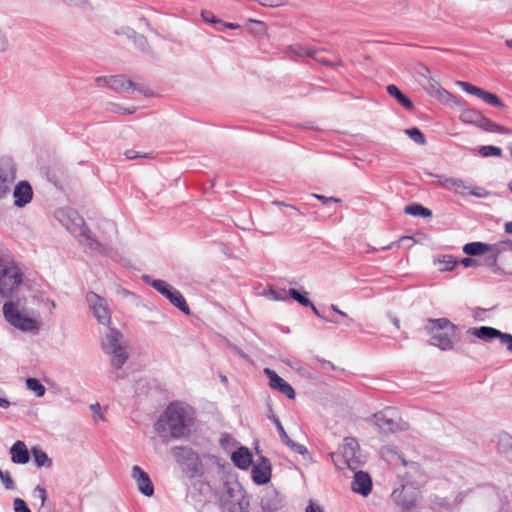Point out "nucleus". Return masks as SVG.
<instances>
[{"instance_id": "obj_1", "label": "nucleus", "mask_w": 512, "mask_h": 512, "mask_svg": "<svg viewBox=\"0 0 512 512\" xmlns=\"http://www.w3.org/2000/svg\"><path fill=\"white\" fill-rule=\"evenodd\" d=\"M189 409L179 403H171L156 424L158 433L168 432L172 438L187 434L190 423Z\"/></svg>"}, {"instance_id": "obj_2", "label": "nucleus", "mask_w": 512, "mask_h": 512, "mask_svg": "<svg viewBox=\"0 0 512 512\" xmlns=\"http://www.w3.org/2000/svg\"><path fill=\"white\" fill-rule=\"evenodd\" d=\"M103 351L110 356L111 366L115 369L111 373L113 380H118L123 376L118 372L128 360L126 345L123 335L115 328H110L101 340Z\"/></svg>"}, {"instance_id": "obj_3", "label": "nucleus", "mask_w": 512, "mask_h": 512, "mask_svg": "<svg viewBox=\"0 0 512 512\" xmlns=\"http://www.w3.org/2000/svg\"><path fill=\"white\" fill-rule=\"evenodd\" d=\"M60 220L66 229L79 241L87 245L92 251L102 252L103 246L94 239L84 219L75 210L68 209L60 212Z\"/></svg>"}, {"instance_id": "obj_4", "label": "nucleus", "mask_w": 512, "mask_h": 512, "mask_svg": "<svg viewBox=\"0 0 512 512\" xmlns=\"http://www.w3.org/2000/svg\"><path fill=\"white\" fill-rule=\"evenodd\" d=\"M425 330L432 335L431 345L444 351L453 348L456 326L447 318L427 319Z\"/></svg>"}, {"instance_id": "obj_5", "label": "nucleus", "mask_w": 512, "mask_h": 512, "mask_svg": "<svg viewBox=\"0 0 512 512\" xmlns=\"http://www.w3.org/2000/svg\"><path fill=\"white\" fill-rule=\"evenodd\" d=\"M330 457L338 469L344 466L354 471L364 463V456L360 451L358 441L353 437H346L339 447V454L331 453Z\"/></svg>"}, {"instance_id": "obj_6", "label": "nucleus", "mask_w": 512, "mask_h": 512, "mask_svg": "<svg viewBox=\"0 0 512 512\" xmlns=\"http://www.w3.org/2000/svg\"><path fill=\"white\" fill-rule=\"evenodd\" d=\"M23 283V272L13 261H0V295L9 297Z\"/></svg>"}, {"instance_id": "obj_7", "label": "nucleus", "mask_w": 512, "mask_h": 512, "mask_svg": "<svg viewBox=\"0 0 512 512\" xmlns=\"http://www.w3.org/2000/svg\"><path fill=\"white\" fill-rule=\"evenodd\" d=\"M3 314L10 325L21 331L37 332L39 330L38 321L22 313L18 305L12 301L3 305Z\"/></svg>"}, {"instance_id": "obj_8", "label": "nucleus", "mask_w": 512, "mask_h": 512, "mask_svg": "<svg viewBox=\"0 0 512 512\" xmlns=\"http://www.w3.org/2000/svg\"><path fill=\"white\" fill-rule=\"evenodd\" d=\"M143 280L151 285L154 289H156L160 294H162L165 298H167L172 305L177 307L180 311L183 313L189 315L190 314V308L183 297V295L178 291L176 288L171 286L169 283H167L164 280H154L151 279L149 276L144 275Z\"/></svg>"}, {"instance_id": "obj_9", "label": "nucleus", "mask_w": 512, "mask_h": 512, "mask_svg": "<svg viewBox=\"0 0 512 512\" xmlns=\"http://www.w3.org/2000/svg\"><path fill=\"white\" fill-rule=\"evenodd\" d=\"M374 424L383 434L394 433L396 431L405 430L408 424L398 416L393 408H385L373 415Z\"/></svg>"}, {"instance_id": "obj_10", "label": "nucleus", "mask_w": 512, "mask_h": 512, "mask_svg": "<svg viewBox=\"0 0 512 512\" xmlns=\"http://www.w3.org/2000/svg\"><path fill=\"white\" fill-rule=\"evenodd\" d=\"M85 299L97 322L109 326L111 324V311L107 300L92 291L86 294Z\"/></svg>"}, {"instance_id": "obj_11", "label": "nucleus", "mask_w": 512, "mask_h": 512, "mask_svg": "<svg viewBox=\"0 0 512 512\" xmlns=\"http://www.w3.org/2000/svg\"><path fill=\"white\" fill-rule=\"evenodd\" d=\"M17 167L14 162H0V200L10 192L16 180Z\"/></svg>"}, {"instance_id": "obj_12", "label": "nucleus", "mask_w": 512, "mask_h": 512, "mask_svg": "<svg viewBox=\"0 0 512 512\" xmlns=\"http://www.w3.org/2000/svg\"><path fill=\"white\" fill-rule=\"evenodd\" d=\"M95 82L98 86H107L116 92L129 91L134 87V82L121 74L97 77Z\"/></svg>"}, {"instance_id": "obj_13", "label": "nucleus", "mask_w": 512, "mask_h": 512, "mask_svg": "<svg viewBox=\"0 0 512 512\" xmlns=\"http://www.w3.org/2000/svg\"><path fill=\"white\" fill-rule=\"evenodd\" d=\"M457 84L465 92L477 96L478 98H480L485 103H487L491 106L499 107V108L504 107V103L502 102V100L497 95H495L493 93L483 90L482 88L476 87L468 82L459 81Z\"/></svg>"}, {"instance_id": "obj_14", "label": "nucleus", "mask_w": 512, "mask_h": 512, "mask_svg": "<svg viewBox=\"0 0 512 512\" xmlns=\"http://www.w3.org/2000/svg\"><path fill=\"white\" fill-rule=\"evenodd\" d=\"M131 477L137 484L138 490L145 496L151 497L154 494V486L149 475L139 466L132 467Z\"/></svg>"}, {"instance_id": "obj_15", "label": "nucleus", "mask_w": 512, "mask_h": 512, "mask_svg": "<svg viewBox=\"0 0 512 512\" xmlns=\"http://www.w3.org/2000/svg\"><path fill=\"white\" fill-rule=\"evenodd\" d=\"M264 373L269 379V385L272 389L278 390L279 392L286 395L289 399L295 398V391L293 387L282 379L275 371L269 368H265Z\"/></svg>"}, {"instance_id": "obj_16", "label": "nucleus", "mask_w": 512, "mask_h": 512, "mask_svg": "<svg viewBox=\"0 0 512 512\" xmlns=\"http://www.w3.org/2000/svg\"><path fill=\"white\" fill-rule=\"evenodd\" d=\"M468 332L470 334H472L473 336H475L481 340H484V341H490L494 338H499L501 342H502V338H504L505 341H509V342L512 340L511 334L503 333L500 330L493 328V327H489V326L470 328Z\"/></svg>"}, {"instance_id": "obj_17", "label": "nucleus", "mask_w": 512, "mask_h": 512, "mask_svg": "<svg viewBox=\"0 0 512 512\" xmlns=\"http://www.w3.org/2000/svg\"><path fill=\"white\" fill-rule=\"evenodd\" d=\"M351 489L364 497L368 496L372 490V480L368 473L356 471L351 482Z\"/></svg>"}, {"instance_id": "obj_18", "label": "nucleus", "mask_w": 512, "mask_h": 512, "mask_svg": "<svg viewBox=\"0 0 512 512\" xmlns=\"http://www.w3.org/2000/svg\"><path fill=\"white\" fill-rule=\"evenodd\" d=\"M14 205L16 207H24L31 202L33 198V190L27 181H20L13 190Z\"/></svg>"}, {"instance_id": "obj_19", "label": "nucleus", "mask_w": 512, "mask_h": 512, "mask_svg": "<svg viewBox=\"0 0 512 512\" xmlns=\"http://www.w3.org/2000/svg\"><path fill=\"white\" fill-rule=\"evenodd\" d=\"M270 415L268 416L269 419L275 424L276 426V429L279 433V436L281 438V440L288 446L290 447L293 451L301 454V455H304L307 453V449L305 446L301 445V444H298L296 442H294L293 440L290 439V437L287 435L283 425L281 424L280 420L278 417H276L274 414H273V411L270 410Z\"/></svg>"}, {"instance_id": "obj_20", "label": "nucleus", "mask_w": 512, "mask_h": 512, "mask_svg": "<svg viewBox=\"0 0 512 512\" xmlns=\"http://www.w3.org/2000/svg\"><path fill=\"white\" fill-rule=\"evenodd\" d=\"M252 478L259 485L266 484L271 479V464L267 458L261 460L254 465L252 469Z\"/></svg>"}, {"instance_id": "obj_21", "label": "nucleus", "mask_w": 512, "mask_h": 512, "mask_svg": "<svg viewBox=\"0 0 512 512\" xmlns=\"http://www.w3.org/2000/svg\"><path fill=\"white\" fill-rule=\"evenodd\" d=\"M46 177L49 182L53 183L56 187H61L62 182L66 179V172L59 162H54L53 165L46 168Z\"/></svg>"}, {"instance_id": "obj_22", "label": "nucleus", "mask_w": 512, "mask_h": 512, "mask_svg": "<svg viewBox=\"0 0 512 512\" xmlns=\"http://www.w3.org/2000/svg\"><path fill=\"white\" fill-rule=\"evenodd\" d=\"M232 461L240 469H247L252 463V454L246 447H241L232 454Z\"/></svg>"}, {"instance_id": "obj_23", "label": "nucleus", "mask_w": 512, "mask_h": 512, "mask_svg": "<svg viewBox=\"0 0 512 512\" xmlns=\"http://www.w3.org/2000/svg\"><path fill=\"white\" fill-rule=\"evenodd\" d=\"M11 459L17 464H26L29 461V453L26 445L22 441L13 444L10 450Z\"/></svg>"}, {"instance_id": "obj_24", "label": "nucleus", "mask_w": 512, "mask_h": 512, "mask_svg": "<svg viewBox=\"0 0 512 512\" xmlns=\"http://www.w3.org/2000/svg\"><path fill=\"white\" fill-rule=\"evenodd\" d=\"M437 177H438L439 184L442 185L443 187L451 188L455 192L460 193V194L468 193L469 187L466 185V183L463 180L457 179V178H448V177H444V176H437Z\"/></svg>"}, {"instance_id": "obj_25", "label": "nucleus", "mask_w": 512, "mask_h": 512, "mask_svg": "<svg viewBox=\"0 0 512 512\" xmlns=\"http://www.w3.org/2000/svg\"><path fill=\"white\" fill-rule=\"evenodd\" d=\"M386 89L387 93L391 97L395 98L403 107H405L408 110L413 109L414 105L412 101L406 95H404L396 85L390 84L387 86Z\"/></svg>"}, {"instance_id": "obj_26", "label": "nucleus", "mask_w": 512, "mask_h": 512, "mask_svg": "<svg viewBox=\"0 0 512 512\" xmlns=\"http://www.w3.org/2000/svg\"><path fill=\"white\" fill-rule=\"evenodd\" d=\"M490 249H493L490 244L482 242H470L463 246V252L470 256L484 255Z\"/></svg>"}, {"instance_id": "obj_27", "label": "nucleus", "mask_w": 512, "mask_h": 512, "mask_svg": "<svg viewBox=\"0 0 512 512\" xmlns=\"http://www.w3.org/2000/svg\"><path fill=\"white\" fill-rule=\"evenodd\" d=\"M476 126L480 127L481 129H483L487 132H495V133H502V134L509 132V130L507 128L493 122L492 120L485 117L483 114Z\"/></svg>"}, {"instance_id": "obj_28", "label": "nucleus", "mask_w": 512, "mask_h": 512, "mask_svg": "<svg viewBox=\"0 0 512 512\" xmlns=\"http://www.w3.org/2000/svg\"><path fill=\"white\" fill-rule=\"evenodd\" d=\"M321 54H322V50H319V49L318 50H305V55L307 57L313 58L315 61H317L318 63H320L322 65L332 66V67L342 66V61L340 59H337L336 61H330V60H327L326 58L322 57Z\"/></svg>"}, {"instance_id": "obj_29", "label": "nucleus", "mask_w": 512, "mask_h": 512, "mask_svg": "<svg viewBox=\"0 0 512 512\" xmlns=\"http://www.w3.org/2000/svg\"><path fill=\"white\" fill-rule=\"evenodd\" d=\"M404 212L408 215L412 216H420L424 218H428L432 216V211L421 204L413 203L410 205H407L404 208Z\"/></svg>"}, {"instance_id": "obj_30", "label": "nucleus", "mask_w": 512, "mask_h": 512, "mask_svg": "<svg viewBox=\"0 0 512 512\" xmlns=\"http://www.w3.org/2000/svg\"><path fill=\"white\" fill-rule=\"evenodd\" d=\"M490 247L494 249L487 250V252L484 254L485 256V264L488 267L494 268L497 264L498 256L502 251V245L501 244H492Z\"/></svg>"}, {"instance_id": "obj_31", "label": "nucleus", "mask_w": 512, "mask_h": 512, "mask_svg": "<svg viewBox=\"0 0 512 512\" xmlns=\"http://www.w3.org/2000/svg\"><path fill=\"white\" fill-rule=\"evenodd\" d=\"M481 116H482L481 112H479L475 109H472V108H467V109L462 110L459 118L464 123H470V124L477 125Z\"/></svg>"}, {"instance_id": "obj_32", "label": "nucleus", "mask_w": 512, "mask_h": 512, "mask_svg": "<svg viewBox=\"0 0 512 512\" xmlns=\"http://www.w3.org/2000/svg\"><path fill=\"white\" fill-rule=\"evenodd\" d=\"M261 506L266 511H276L281 507V502L278 497L274 494L265 495L261 499Z\"/></svg>"}, {"instance_id": "obj_33", "label": "nucleus", "mask_w": 512, "mask_h": 512, "mask_svg": "<svg viewBox=\"0 0 512 512\" xmlns=\"http://www.w3.org/2000/svg\"><path fill=\"white\" fill-rule=\"evenodd\" d=\"M32 454L34 457V461L38 467H50L52 465L51 459L40 448L34 447L32 449Z\"/></svg>"}, {"instance_id": "obj_34", "label": "nucleus", "mask_w": 512, "mask_h": 512, "mask_svg": "<svg viewBox=\"0 0 512 512\" xmlns=\"http://www.w3.org/2000/svg\"><path fill=\"white\" fill-rule=\"evenodd\" d=\"M26 387L28 390L34 392L37 397L44 396L46 392L45 387L36 378H28L26 380Z\"/></svg>"}, {"instance_id": "obj_35", "label": "nucleus", "mask_w": 512, "mask_h": 512, "mask_svg": "<svg viewBox=\"0 0 512 512\" xmlns=\"http://www.w3.org/2000/svg\"><path fill=\"white\" fill-rule=\"evenodd\" d=\"M174 455L178 461H180L181 458L191 461L197 459L196 453L193 452L192 449L185 447L175 448Z\"/></svg>"}, {"instance_id": "obj_36", "label": "nucleus", "mask_w": 512, "mask_h": 512, "mask_svg": "<svg viewBox=\"0 0 512 512\" xmlns=\"http://www.w3.org/2000/svg\"><path fill=\"white\" fill-rule=\"evenodd\" d=\"M434 97H437L443 103L453 102L456 105H459L458 99L452 93H450L444 88L437 90V94Z\"/></svg>"}, {"instance_id": "obj_37", "label": "nucleus", "mask_w": 512, "mask_h": 512, "mask_svg": "<svg viewBox=\"0 0 512 512\" xmlns=\"http://www.w3.org/2000/svg\"><path fill=\"white\" fill-rule=\"evenodd\" d=\"M288 294L290 295L291 298H293L301 305L305 307L312 306V302L305 295L301 294L298 290L291 288L289 289Z\"/></svg>"}, {"instance_id": "obj_38", "label": "nucleus", "mask_w": 512, "mask_h": 512, "mask_svg": "<svg viewBox=\"0 0 512 512\" xmlns=\"http://www.w3.org/2000/svg\"><path fill=\"white\" fill-rule=\"evenodd\" d=\"M479 153L483 157H501L502 150L497 146H482L479 149Z\"/></svg>"}, {"instance_id": "obj_39", "label": "nucleus", "mask_w": 512, "mask_h": 512, "mask_svg": "<svg viewBox=\"0 0 512 512\" xmlns=\"http://www.w3.org/2000/svg\"><path fill=\"white\" fill-rule=\"evenodd\" d=\"M405 133L417 144H424V134L418 128L406 129Z\"/></svg>"}, {"instance_id": "obj_40", "label": "nucleus", "mask_w": 512, "mask_h": 512, "mask_svg": "<svg viewBox=\"0 0 512 512\" xmlns=\"http://www.w3.org/2000/svg\"><path fill=\"white\" fill-rule=\"evenodd\" d=\"M426 91L431 95L435 96L437 94V90H440L442 87L432 78L427 80L426 84H423Z\"/></svg>"}, {"instance_id": "obj_41", "label": "nucleus", "mask_w": 512, "mask_h": 512, "mask_svg": "<svg viewBox=\"0 0 512 512\" xmlns=\"http://www.w3.org/2000/svg\"><path fill=\"white\" fill-rule=\"evenodd\" d=\"M0 479L6 489H8V490L14 489V481L10 477V474L8 471L0 470Z\"/></svg>"}, {"instance_id": "obj_42", "label": "nucleus", "mask_w": 512, "mask_h": 512, "mask_svg": "<svg viewBox=\"0 0 512 512\" xmlns=\"http://www.w3.org/2000/svg\"><path fill=\"white\" fill-rule=\"evenodd\" d=\"M14 512H31L26 502L21 498H15L13 501Z\"/></svg>"}, {"instance_id": "obj_43", "label": "nucleus", "mask_w": 512, "mask_h": 512, "mask_svg": "<svg viewBox=\"0 0 512 512\" xmlns=\"http://www.w3.org/2000/svg\"><path fill=\"white\" fill-rule=\"evenodd\" d=\"M125 156H126L127 160H135L137 158H152L153 157L149 153H141V152H138V151L133 150V149L127 150L125 152Z\"/></svg>"}, {"instance_id": "obj_44", "label": "nucleus", "mask_w": 512, "mask_h": 512, "mask_svg": "<svg viewBox=\"0 0 512 512\" xmlns=\"http://www.w3.org/2000/svg\"><path fill=\"white\" fill-rule=\"evenodd\" d=\"M133 36V41L135 45L142 51H147L148 43L147 39L143 35L136 34L135 32Z\"/></svg>"}, {"instance_id": "obj_45", "label": "nucleus", "mask_w": 512, "mask_h": 512, "mask_svg": "<svg viewBox=\"0 0 512 512\" xmlns=\"http://www.w3.org/2000/svg\"><path fill=\"white\" fill-rule=\"evenodd\" d=\"M311 196L313 198L321 201L323 204L339 203L341 201L339 198H336V197H326L324 195H320V194H316V193L311 194Z\"/></svg>"}, {"instance_id": "obj_46", "label": "nucleus", "mask_w": 512, "mask_h": 512, "mask_svg": "<svg viewBox=\"0 0 512 512\" xmlns=\"http://www.w3.org/2000/svg\"><path fill=\"white\" fill-rule=\"evenodd\" d=\"M34 495L37 496L40 499L41 507H43L45 502H46V500H47V492H46L45 488H43V487L38 485L34 489Z\"/></svg>"}, {"instance_id": "obj_47", "label": "nucleus", "mask_w": 512, "mask_h": 512, "mask_svg": "<svg viewBox=\"0 0 512 512\" xmlns=\"http://www.w3.org/2000/svg\"><path fill=\"white\" fill-rule=\"evenodd\" d=\"M130 90L132 91H138L139 93L143 94L144 96H151L152 91L143 84H137L134 83V87H131Z\"/></svg>"}, {"instance_id": "obj_48", "label": "nucleus", "mask_w": 512, "mask_h": 512, "mask_svg": "<svg viewBox=\"0 0 512 512\" xmlns=\"http://www.w3.org/2000/svg\"><path fill=\"white\" fill-rule=\"evenodd\" d=\"M499 444L512 449V436L508 433H503L499 436Z\"/></svg>"}, {"instance_id": "obj_49", "label": "nucleus", "mask_w": 512, "mask_h": 512, "mask_svg": "<svg viewBox=\"0 0 512 512\" xmlns=\"http://www.w3.org/2000/svg\"><path fill=\"white\" fill-rule=\"evenodd\" d=\"M201 16L204 21L209 22V23H220L221 22L219 19H217L213 15V13H211L209 11H202Z\"/></svg>"}, {"instance_id": "obj_50", "label": "nucleus", "mask_w": 512, "mask_h": 512, "mask_svg": "<svg viewBox=\"0 0 512 512\" xmlns=\"http://www.w3.org/2000/svg\"><path fill=\"white\" fill-rule=\"evenodd\" d=\"M288 50L291 52V53H294L296 55H299V56H306L305 55V50H309L308 48H305V47H302V46H299V45H295V46H289Z\"/></svg>"}, {"instance_id": "obj_51", "label": "nucleus", "mask_w": 512, "mask_h": 512, "mask_svg": "<svg viewBox=\"0 0 512 512\" xmlns=\"http://www.w3.org/2000/svg\"><path fill=\"white\" fill-rule=\"evenodd\" d=\"M468 194L473 195V196H476V197L483 198V197H486V196L488 195V192H487V191H485V190H484V189H482V188L475 187V188H473L472 190H469V191H468Z\"/></svg>"}, {"instance_id": "obj_52", "label": "nucleus", "mask_w": 512, "mask_h": 512, "mask_svg": "<svg viewBox=\"0 0 512 512\" xmlns=\"http://www.w3.org/2000/svg\"><path fill=\"white\" fill-rule=\"evenodd\" d=\"M461 264L468 268V267H476L479 265L478 261L469 257L463 258L461 260Z\"/></svg>"}, {"instance_id": "obj_53", "label": "nucleus", "mask_w": 512, "mask_h": 512, "mask_svg": "<svg viewBox=\"0 0 512 512\" xmlns=\"http://www.w3.org/2000/svg\"><path fill=\"white\" fill-rule=\"evenodd\" d=\"M8 48V40L3 33V31L0 29V52L6 51Z\"/></svg>"}, {"instance_id": "obj_54", "label": "nucleus", "mask_w": 512, "mask_h": 512, "mask_svg": "<svg viewBox=\"0 0 512 512\" xmlns=\"http://www.w3.org/2000/svg\"><path fill=\"white\" fill-rule=\"evenodd\" d=\"M249 21L258 26V27H255V30H253L254 32H256V33H264L265 32L266 27H265L264 22L258 21V20H253V19H250Z\"/></svg>"}, {"instance_id": "obj_55", "label": "nucleus", "mask_w": 512, "mask_h": 512, "mask_svg": "<svg viewBox=\"0 0 512 512\" xmlns=\"http://www.w3.org/2000/svg\"><path fill=\"white\" fill-rule=\"evenodd\" d=\"M136 110H137V108L134 106L131 108H123V107L118 106L115 111L119 114H133L136 112Z\"/></svg>"}, {"instance_id": "obj_56", "label": "nucleus", "mask_w": 512, "mask_h": 512, "mask_svg": "<svg viewBox=\"0 0 512 512\" xmlns=\"http://www.w3.org/2000/svg\"><path fill=\"white\" fill-rule=\"evenodd\" d=\"M446 262V266H445V270H452L458 263V261L453 258L452 256H449L448 257V260L445 261Z\"/></svg>"}, {"instance_id": "obj_57", "label": "nucleus", "mask_w": 512, "mask_h": 512, "mask_svg": "<svg viewBox=\"0 0 512 512\" xmlns=\"http://www.w3.org/2000/svg\"><path fill=\"white\" fill-rule=\"evenodd\" d=\"M305 512H324V511L320 506L315 505L312 502H310V504L306 507Z\"/></svg>"}, {"instance_id": "obj_58", "label": "nucleus", "mask_w": 512, "mask_h": 512, "mask_svg": "<svg viewBox=\"0 0 512 512\" xmlns=\"http://www.w3.org/2000/svg\"><path fill=\"white\" fill-rule=\"evenodd\" d=\"M419 75L422 76L426 81L431 78L430 76V71L427 67L425 66H421L420 67V71H419Z\"/></svg>"}, {"instance_id": "obj_59", "label": "nucleus", "mask_w": 512, "mask_h": 512, "mask_svg": "<svg viewBox=\"0 0 512 512\" xmlns=\"http://www.w3.org/2000/svg\"><path fill=\"white\" fill-rule=\"evenodd\" d=\"M401 461H402L404 466H408L411 470H413L415 472L419 470V465L417 463H415V462L408 463L407 461H405L402 458H401Z\"/></svg>"}, {"instance_id": "obj_60", "label": "nucleus", "mask_w": 512, "mask_h": 512, "mask_svg": "<svg viewBox=\"0 0 512 512\" xmlns=\"http://www.w3.org/2000/svg\"><path fill=\"white\" fill-rule=\"evenodd\" d=\"M331 310L335 313L339 314L342 317H347V314L343 311H341L336 305H331Z\"/></svg>"}, {"instance_id": "obj_61", "label": "nucleus", "mask_w": 512, "mask_h": 512, "mask_svg": "<svg viewBox=\"0 0 512 512\" xmlns=\"http://www.w3.org/2000/svg\"><path fill=\"white\" fill-rule=\"evenodd\" d=\"M9 406H10V402L8 401V399L0 397V407L6 409Z\"/></svg>"}, {"instance_id": "obj_62", "label": "nucleus", "mask_w": 512, "mask_h": 512, "mask_svg": "<svg viewBox=\"0 0 512 512\" xmlns=\"http://www.w3.org/2000/svg\"><path fill=\"white\" fill-rule=\"evenodd\" d=\"M223 25L226 28H229V29H238V28H240V25L235 24V23H230V22H223Z\"/></svg>"}, {"instance_id": "obj_63", "label": "nucleus", "mask_w": 512, "mask_h": 512, "mask_svg": "<svg viewBox=\"0 0 512 512\" xmlns=\"http://www.w3.org/2000/svg\"><path fill=\"white\" fill-rule=\"evenodd\" d=\"M233 351L237 354H239L242 358H247L246 354L244 352H242L240 349H238L237 347L233 346L232 347Z\"/></svg>"}, {"instance_id": "obj_64", "label": "nucleus", "mask_w": 512, "mask_h": 512, "mask_svg": "<svg viewBox=\"0 0 512 512\" xmlns=\"http://www.w3.org/2000/svg\"><path fill=\"white\" fill-rule=\"evenodd\" d=\"M505 231L509 234H512V221L511 222H507L505 224Z\"/></svg>"}]
</instances>
